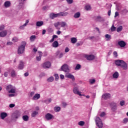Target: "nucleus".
<instances>
[{"label":"nucleus","instance_id":"1","mask_svg":"<svg viewBox=\"0 0 128 128\" xmlns=\"http://www.w3.org/2000/svg\"><path fill=\"white\" fill-rule=\"evenodd\" d=\"M115 64L116 66H120V68H122L123 70H128V64L122 60H116L115 62Z\"/></svg>","mask_w":128,"mask_h":128},{"label":"nucleus","instance_id":"2","mask_svg":"<svg viewBox=\"0 0 128 128\" xmlns=\"http://www.w3.org/2000/svg\"><path fill=\"white\" fill-rule=\"evenodd\" d=\"M26 46V42H22L21 46L18 48V54H22L24 52Z\"/></svg>","mask_w":128,"mask_h":128},{"label":"nucleus","instance_id":"3","mask_svg":"<svg viewBox=\"0 0 128 128\" xmlns=\"http://www.w3.org/2000/svg\"><path fill=\"white\" fill-rule=\"evenodd\" d=\"M95 122L98 128H102V126H103L102 122V120H100V117H98V116L96 117Z\"/></svg>","mask_w":128,"mask_h":128},{"label":"nucleus","instance_id":"4","mask_svg":"<svg viewBox=\"0 0 128 128\" xmlns=\"http://www.w3.org/2000/svg\"><path fill=\"white\" fill-rule=\"evenodd\" d=\"M73 92L75 94H78V96H86L84 94H82V92L78 91V87H74L73 89Z\"/></svg>","mask_w":128,"mask_h":128},{"label":"nucleus","instance_id":"5","mask_svg":"<svg viewBox=\"0 0 128 128\" xmlns=\"http://www.w3.org/2000/svg\"><path fill=\"white\" fill-rule=\"evenodd\" d=\"M61 70L65 72H70L68 66L66 64H64L63 66H62L61 67Z\"/></svg>","mask_w":128,"mask_h":128},{"label":"nucleus","instance_id":"6","mask_svg":"<svg viewBox=\"0 0 128 128\" xmlns=\"http://www.w3.org/2000/svg\"><path fill=\"white\" fill-rule=\"evenodd\" d=\"M51 66L50 62H46L43 64L42 66L44 68H50Z\"/></svg>","mask_w":128,"mask_h":128},{"label":"nucleus","instance_id":"7","mask_svg":"<svg viewBox=\"0 0 128 128\" xmlns=\"http://www.w3.org/2000/svg\"><path fill=\"white\" fill-rule=\"evenodd\" d=\"M118 45L120 46V48H124L126 46V43L124 40H120L118 42Z\"/></svg>","mask_w":128,"mask_h":128},{"label":"nucleus","instance_id":"8","mask_svg":"<svg viewBox=\"0 0 128 128\" xmlns=\"http://www.w3.org/2000/svg\"><path fill=\"white\" fill-rule=\"evenodd\" d=\"M111 108L112 112H116L117 109L116 104L115 102L111 103Z\"/></svg>","mask_w":128,"mask_h":128},{"label":"nucleus","instance_id":"9","mask_svg":"<svg viewBox=\"0 0 128 128\" xmlns=\"http://www.w3.org/2000/svg\"><path fill=\"white\" fill-rule=\"evenodd\" d=\"M20 116V113L18 112V111L15 112L12 114V116L14 118H18V117Z\"/></svg>","mask_w":128,"mask_h":128},{"label":"nucleus","instance_id":"10","mask_svg":"<svg viewBox=\"0 0 128 128\" xmlns=\"http://www.w3.org/2000/svg\"><path fill=\"white\" fill-rule=\"evenodd\" d=\"M58 16H60L59 14H51L50 15V18H52V20H54V18H58Z\"/></svg>","mask_w":128,"mask_h":128},{"label":"nucleus","instance_id":"11","mask_svg":"<svg viewBox=\"0 0 128 128\" xmlns=\"http://www.w3.org/2000/svg\"><path fill=\"white\" fill-rule=\"evenodd\" d=\"M102 98L104 100H108L110 98V94H104L102 96Z\"/></svg>","mask_w":128,"mask_h":128},{"label":"nucleus","instance_id":"12","mask_svg":"<svg viewBox=\"0 0 128 128\" xmlns=\"http://www.w3.org/2000/svg\"><path fill=\"white\" fill-rule=\"evenodd\" d=\"M94 56L92 54L88 55L86 56V58H87L88 60H94Z\"/></svg>","mask_w":128,"mask_h":128},{"label":"nucleus","instance_id":"13","mask_svg":"<svg viewBox=\"0 0 128 128\" xmlns=\"http://www.w3.org/2000/svg\"><path fill=\"white\" fill-rule=\"evenodd\" d=\"M46 118L47 120H50L52 118V115L50 113H48L46 115Z\"/></svg>","mask_w":128,"mask_h":128},{"label":"nucleus","instance_id":"14","mask_svg":"<svg viewBox=\"0 0 128 128\" xmlns=\"http://www.w3.org/2000/svg\"><path fill=\"white\" fill-rule=\"evenodd\" d=\"M6 34H8V32H6V30H4V31L0 32V36L1 38H4V37L6 36Z\"/></svg>","mask_w":128,"mask_h":128},{"label":"nucleus","instance_id":"15","mask_svg":"<svg viewBox=\"0 0 128 128\" xmlns=\"http://www.w3.org/2000/svg\"><path fill=\"white\" fill-rule=\"evenodd\" d=\"M66 77L68 78H70L71 80H74V76L70 74H67L66 76Z\"/></svg>","mask_w":128,"mask_h":128},{"label":"nucleus","instance_id":"16","mask_svg":"<svg viewBox=\"0 0 128 128\" xmlns=\"http://www.w3.org/2000/svg\"><path fill=\"white\" fill-rule=\"evenodd\" d=\"M40 98V94H36L32 98V100H38Z\"/></svg>","mask_w":128,"mask_h":128},{"label":"nucleus","instance_id":"17","mask_svg":"<svg viewBox=\"0 0 128 128\" xmlns=\"http://www.w3.org/2000/svg\"><path fill=\"white\" fill-rule=\"evenodd\" d=\"M8 116V114L6 112H3L0 114V118L2 120H4L5 118Z\"/></svg>","mask_w":128,"mask_h":128},{"label":"nucleus","instance_id":"18","mask_svg":"<svg viewBox=\"0 0 128 128\" xmlns=\"http://www.w3.org/2000/svg\"><path fill=\"white\" fill-rule=\"evenodd\" d=\"M59 14V16H66L68 14V12H60Z\"/></svg>","mask_w":128,"mask_h":128},{"label":"nucleus","instance_id":"19","mask_svg":"<svg viewBox=\"0 0 128 128\" xmlns=\"http://www.w3.org/2000/svg\"><path fill=\"white\" fill-rule=\"evenodd\" d=\"M24 64L22 62V61H20L18 68L19 70H22V68H24Z\"/></svg>","mask_w":128,"mask_h":128},{"label":"nucleus","instance_id":"20","mask_svg":"<svg viewBox=\"0 0 128 128\" xmlns=\"http://www.w3.org/2000/svg\"><path fill=\"white\" fill-rule=\"evenodd\" d=\"M52 46L53 48H58V41H54L52 44Z\"/></svg>","mask_w":128,"mask_h":128},{"label":"nucleus","instance_id":"21","mask_svg":"<svg viewBox=\"0 0 128 128\" xmlns=\"http://www.w3.org/2000/svg\"><path fill=\"white\" fill-rule=\"evenodd\" d=\"M36 26H44V22L42 21H38L36 23Z\"/></svg>","mask_w":128,"mask_h":128},{"label":"nucleus","instance_id":"22","mask_svg":"<svg viewBox=\"0 0 128 128\" xmlns=\"http://www.w3.org/2000/svg\"><path fill=\"white\" fill-rule=\"evenodd\" d=\"M4 6L5 8H10V1H6L4 2Z\"/></svg>","mask_w":128,"mask_h":128},{"label":"nucleus","instance_id":"23","mask_svg":"<svg viewBox=\"0 0 128 128\" xmlns=\"http://www.w3.org/2000/svg\"><path fill=\"white\" fill-rule=\"evenodd\" d=\"M58 38V36L56 35H54L52 36V38L51 39V40H50V42H54V39L55 38Z\"/></svg>","mask_w":128,"mask_h":128},{"label":"nucleus","instance_id":"24","mask_svg":"<svg viewBox=\"0 0 128 128\" xmlns=\"http://www.w3.org/2000/svg\"><path fill=\"white\" fill-rule=\"evenodd\" d=\"M118 72H115L113 74H112V77L113 78H118Z\"/></svg>","mask_w":128,"mask_h":128},{"label":"nucleus","instance_id":"25","mask_svg":"<svg viewBox=\"0 0 128 128\" xmlns=\"http://www.w3.org/2000/svg\"><path fill=\"white\" fill-rule=\"evenodd\" d=\"M28 22H29L28 20H26V23L24 24H23V26H20V30H24V26H26L28 25Z\"/></svg>","mask_w":128,"mask_h":128},{"label":"nucleus","instance_id":"26","mask_svg":"<svg viewBox=\"0 0 128 128\" xmlns=\"http://www.w3.org/2000/svg\"><path fill=\"white\" fill-rule=\"evenodd\" d=\"M71 42L72 44H76L78 42V40L76 38H70Z\"/></svg>","mask_w":128,"mask_h":128},{"label":"nucleus","instance_id":"27","mask_svg":"<svg viewBox=\"0 0 128 128\" xmlns=\"http://www.w3.org/2000/svg\"><path fill=\"white\" fill-rule=\"evenodd\" d=\"M9 94H16V88H12L10 90L8 91Z\"/></svg>","mask_w":128,"mask_h":128},{"label":"nucleus","instance_id":"28","mask_svg":"<svg viewBox=\"0 0 128 128\" xmlns=\"http://www.w3.org/2000/svg\"><path fill=\"white\" fill-rule=\"evenodd\" d=\"M11 76L12 78H14L16 76V72L14 71V70H12L11 72Z\"/></svg>","mask_w":128,"mask_h":128},{"label":"nucleus","instance_id":"29","mask_svg":"<svg viewBox=\"0 0 128 128\" xmlns=\"http://www.w3.org/2000/svg\"><path fill=\"white\" fill-rule=\"evenodd\" d=\"M22 118L24 122H28V120L29 118L28 115H25L22 116Z\"/></svg>","mask_w":128,"mask_h":128},{"label":"nucleus","instance_id":"30","mask_svg":"<svg viewBox=\"0 0 128 128\" xmlns=\"http://www.w3.org/2000/svg\"><path fill=\"white\" fill-rule=\"evenodd\" d=\"M80 13L79 12H76L74 15V18H80Z\"/></svg>","mask_w":128,"mask_h":128},{"label":"nucleus","instance_id":"31","mask_svg":"<svg viewBox=\"0 0 128 128\" xmlns=\"http://www.w3.org/2000/svg\"><path fill=\"white\" fill-rule=\"evenodd\" d=\"M54 77L51 76L47 79V81L48 82H54Z\"/></svg>","mask_w":128,"mask_h":128},{"label":"nucleus","instance_id":"32","mask_svg":"<svg viewBox=\"0 0 128 128\" xmlns=\"http://www.w3.org/2000/svg\"><path fill=\"white\" fill-rule=\"evenodd\" d=\"M13 88L14 87L12 86L8 85L6 87V90H8V91H10V90L12 88Z\"/></svg>","mask_w":128,"mask_h":128},{"label":"nucleus","instance_id":"33","mask_svg":"<svg viewBox=\"0 0 128 128\" xmlns=\"http://www.w3.org/2000/svg\"><path fill=\"white\" fill-rule=\"evenodd\" d=\"M38 114V112H36V111H34L32 112V118H34V116H37Z\"/></svg>","mask_w":128,"mask_h":128},{"label":"nucleus","instance_id":"34","mask_svg":"<svg viewBox=\"0 0 128 128\" xmlns=\"http://www.w3.org/2000/svg\"><path fill=\"white\" fill-rule=\"evenodd\" d=\"M105 38H107L106 40H110V38H112L111 36H110V35L108 34H106L105 35Z\"/></svg>","mask_w":128,"mask_h":128},{"label":"nucleus","instance_id":"35","mask_svg":"<svg viewBox=\"0 0 128 128\" xmlns=\"http://www.w3.org/2000/svg\"><path fill=\"white\" fill-rule=\"evenodd\" d=\"M122 26L118 27L116 29V32H122Z\"/></svg>","mask_w":128,"mask_h":128},{"label":"nucleus","instance_id":"36","mask_svg":"<svg viewBox=\"0 0 128 128\" xmlns=\"http://www.w3.org/2000/svg\"><path fill=\"white\" fill-rule=\"evenodd\" d=\"M61 28H64L66 26V22H62L60 23Z\"/></svg>","mask_w":128,"mask_h":128},{"label":"nucleus","instance_id":"37","mask_svg":"<svg viewBox=\"0 0 128 128\" xmlns=\"http://www.w3.org/2000/svg\"><path fill=\"white\" fill-rule=\"evenodd\" d=\"M36 36L34 35V36H32L30 37V40L31 42H34V40H36Z\"/></svg>","mask_w":128,"mask_h":128},{"label":"nucleus","instance_id":"38","mask_svg":"<svg viewBox=\"0 0 128 128\" xmlns=\"http://www.w3.org/2000/svg\"><path fill=\"white\" fill-rule=\"evenodd\" d=\"M80 68H82V66H80V64H78L75 68V70H80Z\"/></svg>","mask_w":128,"mask_h":128},{"label":"nucleus","instance_id":"39","mask_svg":"<svg viewBox=\"0 0 128 128\" xmlns=\"http://www.w3.org/2000/svg\"><path fill=\"white\" fill-rule=\"evenodd\" d=\"M78 126H84V121H80L78 123Z\"/></svg>","mask_w":128,"mask_h":128},{"label":"nucleus","instance_id":"40","mask_svg":"<svg viewBox=\"0 0 128 128\" xmlns=\"http://www.w3.org/2000/svg\"><path fill=\"white\" fill-rule=\"evenodd\" d=\"M54 110L55 112H60V106L55 107Z\"/></svg>","mask_w":128,"mask_h":128},{"label":"nucleus","instance_id":"41","mask_svg":"<svg viewBox=\"0 0 128 128\" xmlns=\"http://www.w3.org/2000/svg\"><path fill=\"white\" fill-rule=\"evenodd\" d=\"M86 10H90V5L86 6Z\"/></svg>","mask_w":128,"mask_h":128},{"label":"nucleus","instance_id":"42","mask_svg":"<svg viewBox=\"0 0 128 128\" xmlns=\"http://www.w3.org/2000/svg\"><path fill=\"white\" fill-rule=\"evenodd\" d=\"M60 22H58L54 24L55 28H58V26H60Z\"/></svg>","mask_w":128,"mask_h":128},{"label":"nucleus","instance_id":"43","mask_svg":"<svg viewBox=\"0 0 128 128\" xmlns=\"http://www.w3.org/2000/svg\"><path fill=\"white\" fill-rule=\"evenodd\" d=\"M116 27H114V26L113 25L111 27V31L114 32V30H116Z\"/></svg>","mask_w":128,"mask_h":128},{"label":"nucleus","instance_id":"44","mask_svg":"<svg viewBox=\"0 0 128 128\" xmlns=\"http://www.w3.org/2000/svg\"><path fill=\"white\" fill-rule=\"evenodd\" d=\"M90 84H94V82H96V80L94 79L90 80Z\"/></svg>","mask_w":128,"mask_h":128},{"label":"nucleus","instance_id":"45","mask_svg":"<svg viewBox=\"0 0 128 128\" xmlns=\"http://www.w3.org/2000/svg\"><path fill=\"white\" fill-rule=\"evenodd\" d=\"M12 42H16L18 40V39L17 38H14L12 40Z\"/></svg>","mask_w":128,"mask_h":128},{"label":"nucleus","instance_id":"46","mask_svg":"<svg viewBox=\"0 0 128 128\" xmlns=\"http://www.w3.org/2000/svg\"><path fill=\"white\" fill-rule=\"evenodd\" d=\"M54 76H55V78H56V80H58V78H60V77L58 76V74H54Z\"/></svg>","mask_w":128,"mask_h":128},{"label":"nucleus","instance_id":"47","mask_svg":"<svg viewBox=\"0 0 128 128\" xmlns=\"http://www.w3.org/2000/svg\"><path fill=\"white\" fill-rule=\"evenodd\" d=\"M120 105L122 106H124V101L122 100L120 102Z\"/></svg>","mask_w":128,"mask_h":128},{"label":"nucleus","instance_id":"48","mask_svg":"<svg viewBox=\"0 0 128 128\" xmlns=\"http://www.w3.org/2000/svg\"><path fill=\"white\" fill-rule=\"evenodd\" d=\"M106 116V113L104 112H102L100 114V116H101V118H102L103 116Z\"/></svg>","mask_w":128,"mask_h":128},{"label":"nucleus","instance_id":"49","mask_svg":"<svg viewBox=\"0 0 128 128\" xmlns=\"http://www.w3.org/2000/svg\"><path fill=\"white\" fill-rule=\"evenodd\" d=\"M8 76V72H4V76H5V78H7Z\"/></svg>","mask_w":128,"mask_h":128},{"label":"nucleus","instance_id":"50","mask_svg":"<svg viewBox=\"0 0 128 128\" xmlns=\"http://www.w3.org/2000/svg\"><path fill=\"white\" fill-rule=\"evenodd\" d=\"M36 59L37 60H38V62H40V60H42V57L41 56H37L36 58Z\"/></svg>","mask_w":128,"mask_h":128},{"label":"nucleus","instance_id":"51","mask_svg":"<svg viewBox=\"0 0 128 128\" xmlns=\"http://www.w3.org/2000/svg\"><path fill=\"white\" fill-rule=\"evenodd\" d=\"M67 2H68V4H72V0H66Z\"/></svg>","mask_w":128,"mask_h":128},{"label":"nucleus","instance_id":"52","mask_svg":"<svg viewBox=\"0 0 128 128\" xmlns=\"http://www.w3.org/2000/svg\"><path fill=\"white\" fill-rule=\"evenodd\" d=\"M113 54H114V56L115 58H116L118 56V52H114Z\"/></svg>","mask_w":128,"mask_h":128},{"label":"nucleus","instance_id":"53","mask_svg":"<svg viewBox=\"0 0 128 128\" xmlns=\"http://www.w3.org/2000/svg\"><path fill=\"white\" fill-rule=\"evenodd\" d=\"M15 106L16 105L14 104H10L9 106L10 108H14Z\"/></svg>","mask_w":128,"mask_h":128},{"label":"nucleus","instance_id":"54","mask_svg":"<svg viewBox=\"0 0 128 128\" xmlns=\"http://www.w3.org/2000/svg\"><path fill=\"white\" fill-rule=\"evenodd\" d=\"M70 52V49L66 47L65 48V52Z\"/></svg>","mask_w":128,"mask_h":128},{"label":"nucleus","instance_id":"55","mask_svg":"<svg viewBox=\"0 0 128 128\" xmlns=\"http://www.w3.org/2000/svg\"><path fill=\"white\" fill-rule=\"evenodd\" d=\"M4 30V26H0V30Z\"/></svg>","mask_w":128,"mask_h":128},{"label":"nucleus","instance_id":"56","mask_svg":"<svg viewBox=\"0 0 128 128\" xmlns=\"http://www.w3.org/2000/svg\"><path fill=\"white\" fill-rule=\"evenodd\" d=\"M128 122V118H125L124 120V124H126V122Z\"/></svg>","mask_w":128,"mask_h":128},{"label":"nucleus","instance_id":"57","mask_svg":"<svg viewBox=\"0 0 128 128\" xmlns=\"http://www.w3.org/2000/svg\"><path fill=\"white\" fill-rule=\"evenodd\" d=\"M38 54H39V56H40L42 58V52H38Z\"/></svg>","mask_w":128,"mask_h":128},{"label":"nucleus","instance_id":"58","mask_svg":"<svg viewBox=\"0 0 128 128\" xmlns=\"http://www.w3.org/2000/svg\"><path fill=\"white\" fill-rule=\"evenodd\" d=\"M63 56H64V54H63V53H60V54L59 56H58V58H62Z\"/></svg>","mask_w":128,"mask_h":128},{"label":"nucleus","instance_id":"59","mask_svg":"<svg viewBox=\"0 0 128 128\" xmlns=\"http://www.w3.org/2000/svg\"><path fill=\"white\" fill-rule=\"evenodd\" d=\"M118 12H115V16H114V18H116V16H118Z\"/></svg>","mask_w":128,"mask_h":128},{"label":"nucleus","instance_id":"60","mask_svg":"<svg viewBox=\"0 0 128 128\" xmlns=\"http://www.w3.org/2000/svg\"><path fill=\"white\" fill-rule=\"evenodd\" d=\"M46 30H43L42 34H46Z\"/></svg>","mask_w":128,"mask_h":128},{"label":"nucleus","instance_id":"61","mask_svg":"<svg viewBox=\"0 0 128 128\" xmlns=\"http://www.w3.org/2000/svg\"><path fill=\"white\" fill-rule=\"evenodd\" d=\"M60 78L62 80H64V76L62 74H60Z\"/></svg>","mask_w":128,"mask_h":128},{"label":"nucleus","instance_id":"62","mask_svg":"<svg viewBox=\"0 0 128 128\" xmlns=\"http://www.w3.org/2000/svg\"><path fill=\"white\" fill-rule=\"evenodd\" d=\"M7 44L8 46H12V42H8Z\"/></svg>","mask_w":128,"mask_h":128},{"label":"nucleus","instance_id":"63","mask_svg":"<svg viewBox=\"0 0 128 128\" xmlns=\"http://www.w3.org/2000/svg\"><path fill=\"white\" fill-rule=\"evenodd\" d=\"M62 104L64 108H66V102H63Z\"/></svg>","mask_w":128,"mask_h":128},{"label":"nucleus","instance_id":"64","mask_svg":"<svg viewBox=\"0 0 128 128\" xmlns=\"http://www.w3.org/2000/svg\"><path fill=\"white\" fill-rule=\"evenodd\" d=\"M34 92H31L30 94V96H34Z\"/></svg>","mask_w":128,"mask_h":128}]
</instances>
